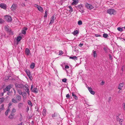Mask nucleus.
Listing matches in <instances>:
<instances>
[{"mask_svg":"<svg viewBox=\"0 0 125 125\" xmlns=\"http://www.w3.org/2000/svg\"><path fill=\"white\" fill-rule=\"evenodd\" d=\"M24 88V89L25 90V91L27 92L28 94V95L29 94V89L28 88V86L27 85H25V86L23 87Z\"/></svg>","mask_w":125,"mask_h":125,"instance_id":"obj_6","label":"nucleus"},{"mask_svg":"<svg viewBox=\"0 0 125 125\" xmlns=\"http://www.w3.org/2000/svg\"><path fill=\"white\" fill-rule=\"evenodd\" d=\"M78 33V30H76L74 31L73 32V34L74 35H76Z\"/></svg>","mask_w":125,"mask_h":125,"instance_id":"obj_30","label":"nucleus"},{"mask_svg":"<svg viewBox=\"0 0 125 125\" xmlns=\"http://www.w3.org/2000/svg\"><path fill=\"white\" fill-rule=\"evenodd\" d=\"M107 12L110 14H115L116 13V12L115 10L112 9H108L107 10Z\"/></svg>","mask_w":125,"mask_h":125,"instance_id":"obj_1","label":"nucleus"},{"mask_svg":"<svg viewBox=\"0 0 125 125\" xmlns=\"http://www.w3.org/2000/svg\"><path fill=\"white\" fill-rule=\"evenodd\" d=\"M125 68V65H123L122 66V68L121 69V70L122 71H123L124 70V69Z\"/></svg>","mask_w":125,"mask_h":125,"instance_id":"obj_53","label":"nucleus"},{"mask_svg":"<svg viewBox=\"0 0 125 125\" xmlns=\"http://www.w3.org/2000/svg\"><path fill=\"white\" fill-rule=\"evenodd\" d=\"M70 9L69 10V11L70 12H72L73 11V9L72 8V6H69L68 7Z\"/></svg>","mask_w":125,"mask_h":125,"instance_id":"obj_28","label":"nucleus"},{"mask_svg":"<svg viewBox=\"0 0 125 125\" xmlns=\"http://www.w3.org/2000/svg\"><path fill=\"white\" fill-rule=\"evenodd\" d=\"M73 2L72 4L73 5L77 4L78 2V0H73Z\"/></svg>","mask_w":125,"mask_h":125,"instance_id":"obj_17","label":"nucleus"},{"mask_svg":"<svg viewBox=\"0 0 125 125\" xmlns=\"http://www.w3.org/2000/svg\"><path fill=\"white\" fill-rule=\"evenodd\" d=\"M16 109L14 108H13L11 112V113L14 114L15 113L16 111Z\"/></svg>","mask_w":125,"mask_h":125,"instance_id":"obj_35","label":"nucleus"},{"mask_svg":"<svg viewBox=\"0 0 125 125\" xmlns=\"http://www.w3.org/2000/svg\"><path fill=\"white\" fill-rule=\"evenodd\" d=\"M52 117L53 118H54V117H55V113H54V114H52Z\"/></svg>","mask_w":125,"mask_h":125,"instance_id":"obj_59","label":"nucleus"},{"mask_svg":"<svg viewBox=\"0 0 125 125\" xmlns=\"http://www.w3.org/2000/svg\"><path fill=\"white\" fill-rule=\"evenodd\" d=\"M17 125H22V122H21V123L18 124Z\"/></svg>","mask_w":125,"mask_h":125,"instance_id":"obj_64","label":"nucleus"},{"mask_svg":"<svg viewBox=\"0 0 125 125\" xmlns=\"http://www.w3.org/2000/svg\"><path fill=\"white\" fill-rule=\"evenodd\" d=\"M89 92L90 93L93 95H94L95 94V92L94 91H92V88L90 87H88V88Z\"/></svg>","mask_w":125,"mask_h":125,"instance_id":"obj_11","label":"nucleus"},{"mask_svg":"<svg viewBox=\"0 0 125 125\" xmlns=\"http://www.w3.org/2000/svg\"><path fill=\"white\" fill-rule=\"evenodd\" d=\"M21 5L23 6H25V4L24 3H22L21 4Z\"/></svg>","mask_w":125,"mask_h":125,"instance_id":"obj_62","label":"nucleus"},{"mask_svg":"<svg viewBox=\"0 0 125 125\" xmlns=\"http://www.w3.org/2000/svg\"><path fill=\"white\" fill-rule=\"evenodd\" d=\"M4 109V105L3 104H2L0 106V109L1 111L3 110Z\"/></svg>","mask_w":125,"mask_h":125,"instance_id":"obj_34","label":"nucleus"},{"mask_svg":"<svg viewBox=\"0 0 125 125\" xmlns=\"http://www.w3.org/2000/svg\"><path fill=\"white\" fill-rule=\"evenodd\" d=\"M123 109L125 110V103H123Z\"/></svg>","mask_w":125,"mask_h":125,"instance_id":"obj_44","label":"nucleus"},{"mask_svg":"<svg viewBox=\"0 0 125 125\" xmlns=\"http://www.w3.org/2000/svg\"><path fill=\"white\" fill-rule=\"evenodd\" d=\"M5 30L6 31H8L9 30V29L8 28H7V27H5Z\"/></svg>","mask_w":125,"mask_h":125,"instance_id":"obj_58","label":"nucleus"},{"mask_svg":"<svg viewBox=\"0 0 125 125\" xmlns=\"http://www.w3.org/2000/svg\"><path fill=\"white\" fill-rule=\"evenodd\" d=\"M18 91V93L20 95H21L22 93L21 91L20 90L17 89Z\"/></svg>","mask_w":125,"mask_h":125,"instance_id":"obj_32","label":"nucleus"},{"mask_svg":"<svg viewBox=\"0 0 125 125\" xmlns=\"http://www.w3.org/2000/svg\"><path fill=\"white\" fill-rule=\"evenodd\" d=\"M124 85V83H120L118 86V89L120 90H121Z\"/></svg>","mask_w":125,"mask_h":125,"instance_id":"obj_10","label":"nucleus"},{"mask_svg":"<svg viewBox=\"0 0 125 125\" xmlns=\"http://www.w3.org/2000/svg\"><path fill=\"white\" fill-rule=\"evenodd\" d=\"M63 52L62 51H60L59 52V55H62L63 54Z\"/></svg>","mask_w":125,"mask_h":125,"instance_id":"obj_40","label":"nucleus"},{"mask_svg":"<svg viewBox=\"0 0 125 125\" xmlns=\"http://www.w3.org/2000/svg\"><path fill=\"white\" fill-rule=\"evenodd\" d=\"M22 32L23 34H25L26 33V31L24 30H22Z\"/></svg>","mask_w":125,"mask_h":125,"instance_id":"obj_48","label":"nucleus"},{"mask_svg":"<svg viewBox=\"0 0 125 125\" xmlns=\"http://www.w3.org/2000/svg\"><path fill=\"white\" fill-rule=\"evenodd\" d=\"M97 52L96 51L93 50L92 54L93 56L94 57H97Z\"/></svg>","mask_w":125,"mask_h":125,"instance_id":"obj_12","label":"nucleus"},{"mask_svg":"<svg viewBox=\"0 0 125 125\" xmlns=\"http://www.w3.org/2000/svg\"><path fill=\"white\" fill-rule=\"evenodd\" d=\"M25 52L26 54H27V55H29V53H30L29 50L27 48L26 49Z\"/></svg>","mask_w":125,"mask_h":125,"instance_id":"obj_22","label":"nucleus"},{"mask_svg":"<svg viewBox=\"0 0 125 125\" xmlns=\"http://www.w3.org/2000/svg\"><path fill=\"white\" fill-rule=\"evenodd\" d=\"M85 6L88 9H91L94 8V7L92 5L90 4L87 3H86L85 4Z\"/></svg>","mask_w":125,"mask_h":125,"instance_id":"obj_5","label":"nucleus"},{"mask_svg":"<svg viewBox=\"0 0 125 125\" xmlns=\"http://www.w3.org/2000/svg\"><path fill=\"white\" fill-rule=\"evenodd\" d=\"M4 21L2 19H0V23H1L3 22Z\"/></svg>","mask_w":125,"mask_h":125,"instance_id":"obj_51","label":"nucleus"},{"mask_svg":"<svg viewBox=\"0 0 125 125\" xmlns=\"http://www.w3.org/2000/svg\"><path fill=\"white\" fill-rule=\"evenodd\" d=\"M78 25H80L82 24V21L80 20L78 21Z\"/></svg>","mask_w":125,"mask_h":125,"instance_id":"obj_37","label":"nucleus"},{"mask_svg":"<svg viewBox=\"0 0 125 125\" xmlns=\"http://www.w3.org/2000/svg\"><path fill=\"white\" fill-rule=\"evenodd\" d=\"M66 97L67 98H69L70 97V95L69 94H68L66 95Z\"/></svg>","mask_w":125,"mask_h":125,"instance_id":"obj_56","label":"nucleus"},{"mask_svg":"<svg viewBox=\"0 0 125 125\" xmlns=\"http://www.w3.org/2000/svg\"><path fill=\"white\" fill-rule=\"evenodd\" d=\"M104 49L105 52H107V48L106 47H104Z\"/></svg>","mask_w":125,"mask_h":125,"instance_id":"obj_49","label":"nucleus"},{"mask_svg":"<svg viewBox=\"0 0 125 125\" xmlns=\"http://www.w3.org/2000/svg\"><path fill=\"white\" fill-rule=\"evenodd\" d=\"M15 86L17 88V89H19V88L20 89H22L23 87V85L22 84H19L17 83H16L15 84Z\"/></svg>","mask_w":125,"mask_h":125,"instance_id":"obj_3","label":"nucleus"},{"mask_svg":"<svg viewBox=\"0 0 125 125\" xmlns=\"http://www.w3.org/2000/svg\"><path fill=\"white\" fill-rule=\"evenodd\" d=\"M104 83V82L103 81H102L101 83V84H102L103 85Z\"/></svg>","mask_w":125,"mask_h":125,"instance_id":"obj_61","label":"nucleus"},{"mask_svg":"<svg viewBox=\"0 0 125 125\" xmlns=\"http://www.w3.org/2000/svg\"><path fill=\"white\" fill-rule=\"evenodd\" d=\"M95 36L96 37H101V35L99 34H95Z\"/></svg>","mask_w":125,"mask_h":125,"instance_id":"obj_47","label":"nucleus"},{"mask_svg":"<svg viewBox=\"0 0 125 125\" xmlns=\"http://www.w3.org/2000/svg\"><path fill=\"white\" fill-rule=\"evenodd\" d=\"M47 15V11H46L45 12L44 15V17L45 18H46Z\"/></svg>","mask_w":125,"mask_h":125,"instance_id":"obj_43","label":"nucleus"},{"mask_svg":"<svg viewBox=\"0 0 125 125\" xmlns=\"http://www.w3.org/2000/svg\"><path fill=\"white\" fill-rule=\"evenodd\" d=\"M69 58L73 60H77V58L76 56H73V57H70Z\"/></svg>","mask_w":125,"mask_h":125,"instance_id":"obj_25","label":"nucleus"},{"mask_svg":"<svg viewBox=\"0 0 125 125\" xmlns=\"http://www.w3.org/2000/svg\"><path fill=\"white\" fill-rule=\"evenodd\" d=\"M79 11L81 12L82 13H83L84 12V11L83 9H82L79 10Z\"/></svg>","mask_w":125,"mask_h":125,"instance_id":"obj_46","label":"nucleus"},{"mask_svg":"<svg viewBox=\"0 0 125 125\" xmlns=\"http://www.w3.org/2000/svg\"><path fill=\"white\" fill-rule=\"evenodd\" d=\"M33 87V86L32 85H31V91L35 93H38V91L37 88H35L34 89H33L32 88Z\"/></svg>","mask_w":125,"mask_h":125,"instance_id":"obj_4","label":"nucleus"},{"mask_svg":"<svg viewBox=\"0 0 125 125\" xmlns=\"http://www.w3.org/2000/svg\"><path fill=\"white\" fill-rule=\"evenodd\" d=\"M25 72L28 76H30L31 75L30 72L29 71L26 70Z\"/></svg>","mask_w":125,"mask_h":125,"instance_id":"obj_29","label":"nucleus"},{"mask_svg":"<svg viewBox=\"0 0 125 125\" xmlns=\"http://www.w3.org/2000/svg\"><path fill=\"white\" fill-rule=\"evenodd\" d=\"M38 6L37 5L35 4L34 5V6L35 7H36L37 8V6Z\"/></svg>","mask_w":125,"mask_h":125,"instance_id":"obj_63","label":"nucleus"},{"mask_svg":"<svg viewBox=\"0 0 125 125\" xmlns=\"http://www.w3.org/2000/svg\"><path fill=\"white\" fill-rule=\"evenodd\" d=\"M26 93L25 92H24L23 93H22L21 95H22L23 96V97L24 98L26 97Z\"/></svg>","mask_w":125,"mask_h":125,"instance_id":"obj_41","label":"nucleus"},{"mask_svg":"<svg viewBox=\"0 0 125 125\" xmlns=\"http://www.w3.org/2000/svg\"><path fill=\"white\" fill-rule=\"evenodd\" d=\"M22 37L21 36H18L17 37V41L18 42L20 41L21 40Z\"/></svg>","mask_w":125,"mask_h":125,"instance_id":"obj_27","label":"nucleus"},{"mask_svg":"<svg viewBox=\"0 0 125 125\" xmlns=\"http://www.w3.org/2000/svg\"><path fill=\"white\" fill-rule=\"evenodd\" d=\"M10 106H9L7 110L6 111L5 114L7 116L8 115V113L9 111H10Z\"/></svg>","mask_w":125,"mask_h":125,"instance_id":"obj_21","label":"nucleus"},{"mask_svg":"<svg viewBox=\"0 0 125 125\" xmlns=\"http://www.w3.org/2000/svg\"><path fill=\"white\" fill-rule=\"evenodd\" d=\"M82 7L83 6L82 4L79 5L77 6L76 7L77 8H78V9H80V10L82 9Z\"/></svg>","mask_w":125,"mask_h":125,"instance_id":"obj_23","label":"nucleus"},{"mask_svg":"<svg viewBox=\"0 0 125 125\" xmlns=\"http://www.w3.org/2000/svg\"><path fill=\"white\" fill-rule=\"evenodd\" d=\"M11 87V85H9L6 87L4 90V92L7 91H10V89Z\"/></svg>","mask_w":125,"mask_h":125,"instance_id":"obj_7","label":"nucleus"},{"mask_svg":"<svg viewBox=\"0 0 125 125\" xmlns=\"http://www.w3.org/2000/svg\"><path fill=\"white\" fill-rule=\"evenodd\" d=\"M16 98L18 101H20L21 100V96L19 95H17L16 96Z\"/></svg>","mask_w":125,"mask_h":125,"instance_id":"obj_16","label":"nucleus"},{"mask_svg":"<svg viewBox=\"0 0 125 125\" xmlns=\"http://www.w3.org/2000/svg\"><path fill=\"white\" fill-rule=\"evenodd\" d=\"M65 68L66 69H68L69 68V67L68 65H66L65 66Z\"/></svg>","mask_w":125,"mask_h":125,"instance_id":"obj_54","label":"nucleus"},{"mask_svg":"<svg viewBox=\"0 0 125 125\" xmlns=\"http://www.w3.org/2000/svg\"><path fill=\"white\" fill-rule=\"evenodd\" d=\"M109 57L110 58V59L111 60H112V56L111 55L109 54Z\"/></svg>","mask_w":125,"mask_h":125,"instance_id":"obj_52","label":"nucleus"},{"mask_svg":"<svg viewBox=\"0 0 125 125\" xmlns=\"http://www.w3.org/2000/svg\"><path fill=\"white\" fill-rule=\"evenodd\" d=\"M117 30L121 32L122 31H123V29L122 28L120 27H118L117 28Z\"/></svg>","mask_w":125,"mask_h":125,"instance_id":"obj_39","label":"nucleus"},{"mask_svg":"<svg viewBox=\"0 0 125 125\" xmlns=\"http://www.w3.org/2000/svg\"><path fill=\"white\" fill-rule=\"evenodd\" d=\"M5 18L6 21L10 22L12 21V18L11 16L8 15H6L5 16Z\"/></svg>","mask_w":125,"mask_h":125,"instance_id":"obj_2","label":"nucleus"},{"mask_svg":"<svg viewBox=\"0 0 125 125\" xmlns=\"http://www.w3.org/2000/svg\"><path fill=\"white\" fill-rule=\"evenodd\" d=\"M10 77H9L8 76H6L5 77V79L8 80L9 79Z\"/></svg>","mask_w":125,"mask_h":125,"instance_id":"obj_50","label":"nucleus"},{"mask_svg":"<svg viewBox=\"0 0 125 125\" xmlns=\"http://www.w3.org/2000/svg\"><path fill=\"white\" fill-rule=\"evenodd\" d=\"M37 8L38 9V10L40 11L41 12H43V9L42 8L39 6H37Z\"/></svg>","mask_w":125,"mask_h":125,"instance_id":"obj_18","label":"nucleus"},{"mask_svg":"<svg viewBox=\"0 0 125 125\" xmlns=\"http://www.w3.org/2000/svg\"><path fill=\"white\" fill-rule=\"evenodd\" d=\"M4 100V99L3 98H0V103H1Z\"/></svg>","mask_w":125,"mask_h":125,"instance_id":"obj_42","label":"nucleus"},{"mask_svg":"<svg viewBox=\"0 0 125 125\" xmlns=\"http://www.w3.org/2000/svg\"><path fill=\"white\" fill-rule=\"evenodd\" d=\"M17 8V5L16 4H13L12 5L11 9L12 10H14Z\"/></svg>","mask_w":125,"mask_h":125,"instance_id":"obj_9","label":"nucleus"},{"mask_svg":"<svg viewBox=\"0 0 125 125\" xmlns=\"http://www.w3.org/2000/svg\"><path fill=\"white\" fill-rule=\"evenodd\" d=\"M0 7L4 9H6L7 8V6L6 4L1 3L0 4Z\"/></svg>","mask_w":125,"mask_h":125,"instance_id":"obj_8","label":"nucleus"},{"mask_svg":"<svg viewBox=\"0 0 125 125\" xmlns=\"http://www.w3.org/2000/svg\"><path fill=\"white\" fill-rule=\"evenodd\" d=\"M120 115L119 114H118L116 115V118L117 120V121H118L119 120H120V119H121L119 117V116Z\"/></svg>","mask_w":125,"mask_h":125,"instance_id":"obj_31","label":"nucleus"},{"mask_svg":"<svg viewBox=\"0 0 125 125\" xmlns=\"http://www.w3.org/2000/svg\"><path fill=\"white\" fill-rule=\"evenodd\" d=\"M9 32H10L9 34H11L12 35L13 34V32L10 30L9 31Z\"/></svg>","mask_w":125,"mask_h":125,"instance_id":"obj_55","label":"nucleus"},{"mask_svg":"<svg viewBox=\"0 0 125 125\" xmlns=\"http://www.w3.org/2000/svg\"><path fill=\"white\" fill-rule=\"evenodd\" d=\"M72 96L76 100H77L78 99V98L77 96H76V94H74V92L72 93Z\"/></svg>","mask_w":125,"mask_h":125,"instance_id":"obj_14","label":"nucleus"},{"mask_svg":"<svg viewBox=\"0 0 125 125\" xmlns=\"http://www.w3.org/2000/svg\"><path fill=\"white\" fill-rule=\"evenodd\" d=\"M123 121V120L122 119H120V120L118 121L119 122V124L120 125H123L122 122Z\"/></svg>","mask_w":125,"mask_h":125,"instance_id":"obj_33","label":"nucleus"},{"mask_svg":"<svg viewBox=\"0 0 125 125\" xmlns=\"http://www.w3.org/2000/svg\"><path fill=\"white\" fill-rule=\"evenodd\" d=\"M108 36V35L106 33H104L103 34V37L105 38H106Z\"/></svg>","mask_w":125,"mask_h":125,"instance_id":"obj_38","label":"nucleus"},{"mask_svg":"<svg viewBox=\"0 0 125 125\" xmlns=\"http://www.w3.org/2000/svg\"><path fill=\"white\" fill-rule=\"evenodd\" d=\"M28 105H29L31 106H32V105L31 102L30 100H28Z\"/></svg>","mask_w":125,"mask_h":125,"instance_id":"obj_36","label":"nucleus"},{"mask_svg":"<svg viewBox=\"0 0 125 125\" xmlns=\"http://www.w3.org/2000/svg\"><path fill=\"white\" fill-rule=\"evenodd\" d=\"M55 20L54 19V17L53 16H52L51 18V19L50 21V22L49 23V24H51Z\"/></svg>","mask_w":125,"mask_h":125,"instance_id":"obj_15","label":"nucleus"},{"mask_svg":"<svg viewBox=\"0 0 125 125\" xmlns=\"http://www.w3.org/2000/svg\"><path fill=\"white\" fill-rule=\"evenodd\" d=\"M27 30V28L26 27H24L23 28V30H24L25 31Z\"/></svg>","mask_w":125,"mask_h":125,"instance_id":"obj_60","label":"nucleus"},{"mask_svg":"<svg viewBox=\"0 0 125 125\" xmlns=\"http://www.w3.org/2000/svg\"><path fill=\"white\" fill-rule=\"evenodd\" d=\"M67 81V79H66L65 78L63 79L62 80V82L65 83Z\"/></svg>","mask_w":125,"mask_h":125,"instance_id":"obj_45","label":"nucleus"},{"mask_svg":"<svg viewBox=\"0 0 125 125\" xmlns=\"http://www.w3.org/2000/svg\"><path fill=\"white\" fill-rule=\"evenodd\" d=\"M35 64L34 63H32L31 65L30 68L32 69H33L35 66Z\"/></svg>","mask_w":125,"mask_h":125,"instance_id":"obj_26","label":"nucleus"},{"mask_svg":"<svg viewBox=\"0 0 125 125\" xmlns=\"http://www.w3.org/2000/svg\"><path fill=\"white\" fill-rule=\"evenodd\" d=\"M23 106V103H19L18 104V106L19 108H22Z\"/></svg>","mask_w":125,"mask_h":125,"instance_id":"obj_19","label":"nucleus"},{"mask_svg":"<svg viewBox=\"0 0 125 125\" xmlns=\"http://www.w3.org/2000/svg\"><path fill=\"white\" fill-rule=\"evenodd\" d=\"M14 114L11 113L10 115L9 116V118H10L12 119L14 117Z\"/></svg>","mask_w":125,"mask_h":125,"instance_id":"obj_24","label":"nucleus"},{"mask_svg":"<svg viewBox=\"0 0 125 125\" xmlns=\"http://www.w3.org/2000/svg\"><path fill=\"white\" fill-rule=\"evenodd\" d=\"M83 43H80V44L79 45V46L80 47H82L83 45Z\"/></svg>","mask_w":125,"mask_h":125,"instance_id":"obj_57","label":"nucleus"},{"mask_svg":"<svg viewBox=\"0 0 125 125\" xmlns=\"http://www.w3.org/2000/svg\"><path fill=\"white\" fill-rule=\"evenodd\" d=\"M11 101L14 103H18V101H17L16 98L14 97L11 99Z\"/></svg>","mask_w":125,"mask_h":125,"instance_id":"obj_13","label":"nucleus"},{"mask_svg":"<svg viewBox=\"0 0 125 125\" xmlns=\"http://www.w3.org/2000/svg\"><path fill=\"white\" fill-rule=\"evenodd\" d=\"M46 109L45 108L43 109L42 112V114L43 116H45L46 115Z\"/></svg>","mask_w":125,"mask_h":125,"instance_id":"obj_20","label":"nucleus"}]
</instances>
